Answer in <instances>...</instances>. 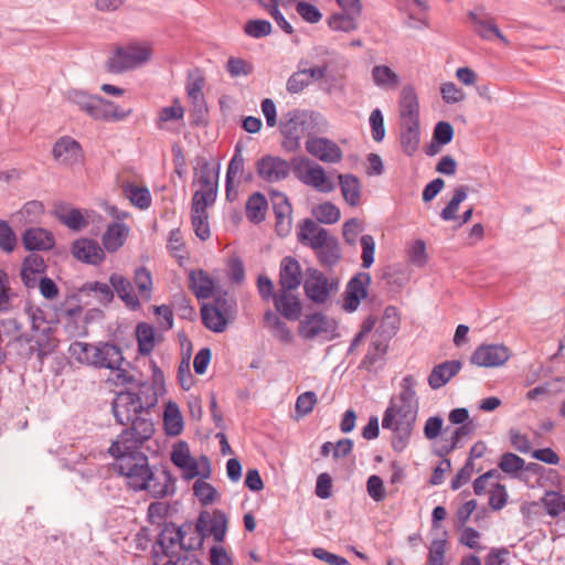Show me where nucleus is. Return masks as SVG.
<instances>
[{
  "label": "nucleus",
  "instance_id": "0e129e2a",
  "mask_svg": "<svg viewBox=\"0 0 565 565\" xmlns=\"http://www.w3.org/2000/svg\"><path fill=\"white\" fill-rule=\"evenodd\" d=\"M217 311L223 313L225 318L234 320L236 315V301L233 297L226 294L215 297L214 303H211Z\"/></svg>",
  "mask_w": 565,
  "mask_h": 565
},
{
  "label": "nucleus",
  "instance_id": "a18cd8bd",
  "mask_svg": "<svg viewBox=\"0 0 565 565\" xmlns=\"http://www.w3.org/2000/svg\"><path fill=\"white\" fill-rule=\"evenodd\" d=\"M372 78L375 85L385 89H394L399 83L398 75L386 65H377L372 68Z\"/></svg>",
  "mask_w": 565,
  "mask_h": 565
},
{
  "label": "nucleus",
  "instance_id": "052dcab7",
  "mask_svg": "<svg viewBox=\"0 0 565 565\" xmlns=\"http://www.w3.org/2000/svg\"><path fill=\"white\" fill-rule=\"evenodd\" d=\"M245 33L254 39H260L271 33V24L267 20H249L244 26Z\"/></svg>",
  "mask_w": 565,
  "mask_h": 565
},
{
  "label": "nucleus",
  "instance_id": "c9c22d12",
  "mask_svg": "<svg viewBox=\"0 0 565 565\" xmlns=\"http://www.w3.org/2000/svg\"><path fill=\"white\" fill-rule=\"evenodd\" d=\"M122 192L131 204L140 210H147L151 205V194L146 186L126 183L122 185Z\"/></svg>",
  "mask_w": 565,
  "mask_h": 565
},
{
  "label": "nucleus",
  "instance_id": "f257e3e1",
  "mask_svg": "<svg viewBox=\"0 0 565 565\" xmlns=\"http://www.w3.org/2000/svg\"><path fill=\"white\" fill-rule=\"evenodd\" d=\"M111 409L116 422L126 428L113 440L108 454L114 458L142 448L152 437L154 425L140 395L129 391L120 392L116 395Z\"/></svg>",
  "mask_w": 565,
  "mask_h": 565
},
{
  "label": "nucleus",
  "instance_id": "680f3d73",
  "mask_svg": "<svg viewBox=\"0 0 565 565\" xmlns=\"http://www.w3.org/2000/svg\"><path fill=\"white\" fill-rule=\"evenodd\" d=\"M13 294L10 288L9 275L0 269V312H6L12 307Z\"/></svg>",
  "mask_w": 565,
  "mask_h": 565
},
{
  "label": "nucleus",
  "instance_id": "9b49d317",
  "mask_svg": "<svg viewBox=\"0 0 565 565\" xmlns=\"http://www.w3.org/2000/svg\"><path fill=\"white\" fill-rule=\"evenodd\" d=\"M258 177L268 183L279 182L289 174L290 167L288 162L281 158L265 156L256 163Z\"/></svg>",
  "mask_w": 565,
  "mask_h": 565
},
{
  "label": "nucleus",
  "instance_id": "3c124183",
  "mask_svg": "<svg viewBox=\"0 0 565 565\" xmlns=\"http://www.w3.org/2000/svg\"><path fill=\"white\" fill-rule=\"evenodd\" d=\"M353 449V441L349 438H343L333 443H324L321 448L322 455L327 456L330 452L334 459L347 457Z\"/></svg>",
  "mask_w": 565,
  "mask_h": 565
},
{
  "label": "nucleus",
  "instance_id": "1a4fd4ad",
  "mask_svg": "<svg viewBox=\"0 0 565 565\" xmlns=\"http://www.w3.org/2000/svg\"><path fill=\"white\" fill-rule=\"evenodd\" d=\"M510 356L509 348L503 344H482L475 350L470 362L481 367H498L503 365Z\"/></svg>",
  "mask_w": 565,
  "mask_h": 565
},
{
  "label": "nucleus",
  "instance_id": "c85d7f7f",
  "mask_svg": "<svg viewBox=\"0 0 565 565\" xmlns=\"http://www.w3.org/2000/svg\"><path fill=\"white\" fill-rule=\"evenodd\" d=\"M341 252L335 237L324 228H320V263L329 266L339 262Z\"/></svg>",
  "mask_w": 565,
  "mask_h": 565
},
{
  "label": "nucleus",
  "instance_id": "69168bd1",
  "mask_svg": "<svg viewBox=\"0 0 565 565\" xmlns=\"http://www.w3.org/2000/svg\"><path fill=\"white\" fill-rule=\"evenodd\" d=\"M343 174L335 170H326L320 167V193H331L340 185V178Z\"/></svg>",
  "mask_w": 565,
  "mask_h": 565
},
{
  "label": "nucleus",
  "instance_id": "f8f14e48",
  "mask_svg": "<svg viewBox=\"0 0 565 565\" xmlns=\"http://www.w3.org/2000/svg\"><path fill=\"white\" fill-rule=\"evenodd\" d=\"M371 282V276L366 273H360L354 276L347 285L343 308L349 311H355L360 302L367 296V286Z\"/></svg>",
  "mask_w": 565,
  "mask_h": 565
},
{
  "label": "nucleus",
  "instance_id": "9d476101",
  "mask_svg": "<svg viewBox=\"0 0 565 565\" xmlns=\"http://www.w3.org/2000/svg\"><path fill=\"white\" fill-rule=\"evenodd\" d=\"M227 530V516L224 512L215 510L212 514L202 513L196 523V533L202 536L212 535L216 542H222Z\"/></svg>",
  "mask_w": 565,
  "mask_h": 565
},
{
  "label": "nucleus",
  "instance_id": "5701e85b",
  "mask_svg": "<svg viewBox=\"0 0 565 565\" xmlns=\"http://www.w3.org/2000/svg\"><path fill=\"white\" fill-rule=\"evenodd\" d=\"M462 367V363L457 360L446 361L431 370L428 376V384L433 390H438L455 377Z\"/></svg>",
  "mask_w": 565,
  "mask_h": 565
},
{
  "label": "nucleus",
  "instance_id": "4c0bfd02",
  "mask_svg": "<svg viewBox=\"0 0 565 565\" xmlns=\"http://www.w3.org/2000/svg\"><path fill=\"white\" fill-rule=\"evenodd\" d=\"M476 33L484 40L499 39L503 44L508 45V39L501 33L492 19H479L471 14Z\"/></svg>",
  "mask_w": 565,
  "mask_h": 565
},
{
  "label": "nucleus",
  "instance_id": "de8ad7c7",
  "mask_svg": "<svg viewBox=\"0 0 565 565\" xmlns=\"http://www.w3.org/2000/svg\"><path fill=\"white\" fill-rule=\"evenodd\" d=\"M134 281L138 288L140 296L146 301H149L151 299L153 286L151 273L146 267H138L135 270Z\"/></svg>",
  "mask_w": 565,
  "mask_h": 565
},
{
  "label": "nucleus",
  "instance_id": "2f4dec72",
  "mask_svg": "<svg viewBox=\"0 0 565 565\" xmlns=\"http://www.w3.org/2000/svg\"><path fill=\"white\" fill-rule=\"evenodd\" d=\"M292 162L298 179L318 189V166L306 157L295 158Z\"/></svg>",
  "mask_w": 565,
  "mask_h": 565
},
{
  "label": "nucleus",
  "instance_id": "a878e982",
  "mask_svg": "<svg viewBox=\"0 0 565 565\" xmlns=\"http://www.w3.org/2000/svg\"><path fill=\"white\" fill-rule=\"evenodd\" d=\"M129 227L124 223H111L107 226L102 243L108 253L117 252L126 242Z\"/></svg>",
  "mask_w": 565,
  "mask_h": 565
},
{
  "label": "nucleus",
  "instance_id": "39448f33",
  "mask_svg": "<svg viewBox=\"0 0 565 565\" xmlns=\"http://www.w3.org/2000/svg\"><path fill=\"white\" fill-rule=\"evenodd\" d=\"M151 44L134 42L117 49L109 57L107 66L113 73H121L145 65L151 60Z\"/></svg>",
  "mask_w": 565,
  "mask_h": 565
},
{
  "label": "nucleus",
  "instance_id": "a19ab883",
  "mask_svg": "<svg viewBox=\"0 0 565 565\" xmlns=\"http://www.w3.org/2000/svg\"><path fill=\"white\" fill-rule=\"evenodd\" d=\"M163 425L169 436H178L183 430V418L177 404L169 403L166 406Z\"/></svg>",
  "mask_w": 565,
  "mask_h": 565
},
{
  "label": "nucleus",
  "instance_id": "423d86ee",
  "mask_svg": "<svg viewBox=\"0 0 565 565\" xmlns=\"http://www.w3.org/2000/svg\"><path fill=\"white\" fill-rule=\"evenodd\" d=\"M18 343L20 347L19 353L25 359L35 356L40 367L43 365L45 358L51 355L57 347V340L45 330H34L31 335H21Z\"/></svg>",
  "mask_w": 565,
  "mask_h": 565
},
{
  "label": "nucleus",
  "instance_id": "bb28decb",
  "mask_svg": "<svg viewBox=\"0 0 565 565\" xmlns=\"http://www.w3.org/2000/svg\"><path fill=\"white\" fill-rule=\"evenodd\" d=\"M22 241L28 250H46L54 245L53 235L40 227L26 230Z\"/></svg>",
  "mask_w": 565,
  "mask_h": 565
},
{
  "label": "nucleus",
  "instance_id": "2eb2a0df",
  "mask_svg": "<svg viewBox=\"0 0 565 565\" xmlns=\"http://www.w3.org/2000/svg\"><path fill=\"white\" fill-rule=\"evenodd\" d=\"M72 254L76 259L90 265H99L105 259L104 249L96 241L89 238L75 241Z\"/></svg>",
  "mask_w": 565,
  "mask_h": 565
},
{
  "label": "nucleus",
  "instance_id": "ea45409f",
  "mask_svg": "<svg viewBox=\"0 0 565 565\" xmlns=\"http://www.w3.org/2000/svg\"><path fill=\"white\" fill-rule=\"evenodd\" d=\"M138 351L141 355H149L156 347V335L152 326L140 322L136 327Z\"/></svg>",
  "mask_w": 565,
  "mask_h": 565
},
{
  "label": "nucleus",
  "instance_id": "f704fd0d",
  "mask_svg": "<svg viewBox=\"0 0 565 565\" xmlns=\"http://www.w3.org/2000/svg\"><path fill=\"white\" fill-rule=\"evenodd\" d=\"M399 326L401 318L397 309L388 306L384 310L380 327L375 333H377L379 337H384L385 339L391 340L397 333Z\"/></svg>",
  "mask_w": 565,
  "mask_h": 565
},
{
  "label": "nucleus",
  "instance_id": "4be33fe9",
  "mask_svg": "<svg viewBox=\"0 0 565 565\" xmlns=\"http://www.w3.org/2000/svg\"><path fill=\"white\" fill-rule=\"evenodd\" d=\"M171 461L179 467L185 479H192L199 475V466L194 458L191 457L186 443H178L171 452Z\"/></svg>",
  "mask_w": 565,
  "mask_h": 565
},
{
  "label": "nucleus",
  "instance_id": "393cba45",
  "mask_svg": "<svg viewBox=\"0 0 565 565\" xmlns=\"http://www.w3.org/2000/svg\"><path fill=\"white\" fill-rule=\"evenodd\" d=\"M340 190L343 201L352 206H359L362 203V184L360 179L352 174L345 173L340 178Z\"/></svg>",
  "mask_w": 565,
  "mask_h": 565
},
{
  "label": "nucleus",
  "instance_id": "58836bf2",
  "mask_svg": "<svg viewBox=\"0 0 565 565\" xmlns=\"http://www.w3.org/2000/svg\"><path fill=\"white\" fill-rule=\"evenodd\" d=\"M267 200L262 193L252 194L246 202V217L255 224L266 217Z\"/></svg>",
  "mask_w": 565,
  "mask_h": 565
},
{
  "label": "nucleus",
  "instance_id": "8fccbe9b",
  "mask_svg": "<svg viewBox=\"0 0 565 565\" xmlns=\"http://www.w3.org/2000/svg\"><path fill=\"white\" fill-rule=\"evenodd\" d=\"M546 513L551 516H557L565 512V495L551 491L546 492L542 499Z\"/></svg>",
  "mask_w": 565,
  "mask_h": 565
},
{
  "label": "nucleus",
  "instance_id": "f3484780",
  "mask_svg": "<svg viewBox=\"0 0 565 565\" xmlns=\"http://www.w3.org/2000/svg\"><path fill=\"white\" fill-rule=\"evenodd\" d=\"M398 111L401 124L419 122V103L413 87L406 86L401 90Z\"/></svg>",
  "mask_w": 565,
  "mask_h": 565
},
{
  "label": "nucleus",
  "instance_id": "20e7f679",
  "mask_svg": "<svg viewBox=\"0 0 565 565\" xmlns=\"http://www.w3.org/2000/svg\"><path fill=\"white\" fill-rule=\"evenodd\" d=\"M279 129L284 136L281 145L286 151H297L300 149L301 139L307 138V152L318 156V129L313 113L301 109L289 110L281 116Z\"/></svg>",
  "mask_w": 565,
  "mask_h": 565
},
{
  "label": "nucleus",
  "instance_id": "603ef678",
  "mask_svg": "<svg viewBox=\"0 0 565 565\" xmlns=\"http://www.w3.org/2000/svg\"><path fill=\"white\" fill-rule=\"evenodd\" d=\"M225 70L233 78L246 77L253 73L254 66L244 58L231 56L226 62Z\"/></svg>",
  "mask_w": 565,
  "mask_h": 565
},
{
  "label": "nucleus",
  "instance_id": "864d4df0",
  "mask_svg": "<svg viewBox=\"0 0 565 565\" xmlns=\"http://www.w3.org/2000/svg\"><path fill=\"white\" fill-rule=\"evenodd\" d=\"M388 341L390 339L379 337L377 333H375L363 363L374 364L382 358L388 349Z\"/></svg>",
  "mask_w": 565,
  "mask_h": 565
},
{
  "label": "nucleus",
  "instance_id": "338daca9",
  "mask_svg": "<svg viewBox=\"0 0 565 565\" xmlns=\"http://www.w3.org/2000/svg\"><path fill=\"white\" fill-rule=\"evenodd\" d=\"M17 246V236L4 220H0V248L6 253H11Z\"/></svg>",
  "mask_w": 565,
  "mask_h": 565
},
{
  "label": "nucleus",
  "instance_id": "473e14b6",
  "mask_svg": "<svg viewBox=\"0 0 565 565\" xmlns=\"http://www.w3.org/2000/svg\"><path fill=\"white\" fill-rule=\"evenodd\" d=\"M201 318L204 327L213 332H223L227 324L232 321L225 318L223 313L217 311L211 303H205L201 308Z\"/></svg>",
  "mask_w": 565,
  "mask_h": 565
},
{
  "label": "nucleus",
  "instance_id": "0eeeda50",
  "mask_svg": "<svg viewBox=\"0 0 565 565\" xmlns=\"http://www.w3.org/2000/svg\"><path fill=\"white\" fill-rule=\"evenodd\" d=\"M348 62L335 53H324L320 66V89L332 93L344 86Z\"/></svg>",
  "mask_w": 565,
  "mask_h": 565
},
{
  "label": "nucleus",
  "instance_id": "7c9ffc66",
  "mask_svg": "<svg viewBox=\"0 0 565 565\" xmlns=\"http://www.w3.org/2000/svg\"><path fill=\"white\" fill-rule=\"evenodd\" d=\"M217 178L218 170L211 168L210 163L203 161L200 166L196 183L199 184V191L205 193L206 196L217 194Z\"/></svg>",
  "mask_w": 565,
  "mask_h": 565
},
{
  "label": "nucleus",
  "instance_id": "b1692460",
  "mask_svg": "<svg viewBox=\"0 0 565 565\" xmlns=\"http://www.w3.org/2000/svg\"><path fill=\"white\" fill-rule=\"evenodd\" d=\"M109 282L113 291H116L117 296L128 308L136 310L140 307V301L129 279L122 275L114 273L109 277Z\"/></svg>",
  "mask_w": 565,
  "mask_h": 565
},
{
  "label": "nucleus",
  "instance_id": "a211bd4d",
  "mask_svg": "<svg viewBox=\"0 0 565 565\" xmlns=\"http://www.w3.org/2000/svg\"><path fill=\"white\" fill-rule=\"evenodd\" d=\"M66 97L68 102L78 106L81 110L85 111L94 119L105 116L102 111L103 97L88 95L87 93L78 89L68 90Z\"/></svg>",
  "mask_w": 565,
  "mask_h": 565
},
{
  "label": "nucleus",
  "instance_id": "c03bdc74",
  "mask_svg": "<svg viewBox=\"0 0 565 565\" xmlns=\"http://www.w3.org/2000/svg\"><path fill=\"white\" fill-rule=\"evenodd\" d=\"M265 326L271 334L281 342L288 343L291 340V332L287 324L273 311L268 310L264 316Z\"/></svg>",
  "mask_w": 565,
  "mask_h": 565
},
{
  "label": "nucleus",
  "instance_id": "37998d69",
  "mask_svg": "<svg viewBox=\"0 0 565 565\" xmlns=\"http://www.w3.org/2000/svg\"><path fill=\"white\" fill-rule=\"evenodd\" d=\"M79 291L87 296L93 295L104 306L110 303L114 299L111 287L105 282L87 281L79 288Z\"/></svg>",
  "mask_w": 565,
  "mask_h": 565
},
{
  "label": "nucleus",
  "instance_id": "774afa93",
  "mask_svg": "<svg viewBox=\"0 0 565 565\" xmlns=\"http://www.w3.org/2000/svg\"><path fill=\"white\" fill-rule=\"evenodd\" d=\"M193 491L203 505L211 504L216 494L214 487L203 480H196L194 482Z\"/></svg>",
  "mask_w": 565,
  "mask_h": 565
},
{
  "label": "nucleus",
  "instance_id": "79ce46f5",
  "mask_svg": "<svg viewBox=\"0 0 565 565\" xmlns=\"http://www.w3.org/2000/svg\"><path fill=\"white\" fill-rule=\"evenodd\" d=\"M297 237L300 244L311 247L318 253V225L311 218H305L297 230Z\"/></svg>",
  "mask_w": 565,
  "mask_h": 565
},
{
  "label": "nucleus",
  "instance_id": "72a5a7b5",
  "mask_svg": "<svg viewBox=\"0 0 565 565\" xmlns=\"http://www.w3.org/2000/svg\"><path fill=\"white\" fill-rule=\"evenodd\" d=\"M419 141V122L401 124V146L406 154L412 156L416 152Z\"/></svg>",
  "mask_w": 565,
  "mask_h": 565
},
{
  "label": "nucleus",
  "instance_id": "6e6d98bb",
  "mask_svg": "<svg viewBox=\"0 0 565 565\" xmlns=\"http://www.w3.org/2000/svg\"><path fill=\"white\" fill-rule=\"evenodd\" d=\"M525 461L512 452H505L501 456L498 467L505 473L515 475L524 469Z\"/></svg>",
  "mask_w": 565,
  "mask_h": 565
},
{
  "label": "nucleus",
  "instance_id": "5fc2aeb1",
  "mask_svg": "<svg viewBox=\"0 0 565 565\" xmlns=\"http://www.w3.org/2000/svg\"><path fill=\"white\" fill-rule=\"evenodd\" d=\"M95 351V344L85 342H74L70 345L71 355L79 363L92 365L93 352Z\"/></svg>",
  "mask_w": 565,
  "mask_h": 565
},
{
  "label": "nucleus",
  "instance_id": "49530a36",
  "mask_svg": "<svg viewBox=\"0 0 565 565\" xmlns=\"http://www.w3.org/2000/svg\"><path fill=\"white\" fill-rule=\"evenodd\" d=\"M343 159L341 147L333 140L320 138V161L337 164Z\"/></svg>",
  "mask_w": 565,
  "mask_h": 565
},
{
  "label": "nucleus",
  "instance_id": "dca6fc26",
  "mask_svg": "<svg viewBox=\"0 0 565 565\" xmlns=\"http://www.w3.org/2000/svg\"><path fill=\"white\" fill-rule=\"evenodd\" d=\"M92 365L95 367L117 369L124 362L121 350L111 343L95 345Z\"/></svg>",
  "mask_w": 565,
  "mask_h": 565
},
{
  "label": "nucleus",
  "instance_id": "bf43d9fd",
  "mask_svg": "<svg viewBox=\"0 0 565 565\" xmlns=\"http://www.w3.org/2000/svg\"><path fill=\"white\" fill-rule=\"evenodd\" d=\"M407 256L409 262L418 267L427 263L426 244L423 239H416L407 247Z\"/></svg>",
  "mask_w": 565,
  "mask_h": 565
},
{
  "label": "nucleus",
  "instance_id": "e433bc0d",
  "mask_svg": "<svg viewBox=\"0 0 565 565\" xmlns=\"http://www.w3.org/2000/svg\"><path fill=\"white\" fill-rule=\"evenodd\" d=\"M361 13L343 10V13H333L327 21L333 31L351 32L358 28L356 19Z\"/></svg>",
  "mask_w": 565,
  "mask_h": 565
},
{
  "label": "nucleus",
  "instance_id": "7ed1b4c3",
  "mask_svg": "<svg viewBox=\"0 0 565 565\" xmlns=\"http://www.w3.org/2000/svg\"><path fill=\"white\" fill-rule=\"evenodd\" d=\"M416 385L417 382L413 375L403 377L401 391L391 399L382 419L383 428L396 433L401 440L409 438L417 417Z\"/></svg>",
  "mask_w": 565,
  "mask_h": 565
},
{
  "label": "nucleus",
  "instance_id": "6e6552de",
  "mask_svg": "<svg viewBox=\"0 0 565 565\" xmlns=\"http://www.w3.org/2000/svg\"><path fill=\"white\" fill-rule=\"evenodd\" d=\"M191 532V526L179 527L177 530L164 529L158 539V545L166 556L170 558L174 554V547L179 545L185 551H193L202 545V536L195 534L193 542H185L186 535Z\"/></svg>",
  "mask_w": 565,
  "mask_h": 565
},
{
  "label": "nucleus",
  "instance_id": "09e8293b",
  "mask_svg": "<svg viewBox=\"0 0 565 565\" xmlns=\"http://www.w3.org/2000/svg\"><path fill=\"white\" fill-rule=\"evenodd\" d=\"M467 198V191L465 186H459L455 190L451 200L448 204L443 209L440 213V217L444 221H451L457 218V212L459 210V205Z\"/></svg>",
  "mask_w": 565,
  "mask_h": 565
},
{
  "label": "nucleus",
  "instance_id": "ddd939ff",
  "mask_svg": "<svg viewBox=\"0 0 565 565\" xmlns=\"http://www.w3.org/2000/svg\"><path fill=\"white\" fill-rule=\"evenodd\" d=\"M52 153L55 160L65 166H74L83 159L81 145L71 137L60 138L54 143Z\"/></svg>",
  "mask_w": 565,
  "mask_h": 565
},
{
  "label": "nucleus",
  "instance_id": "c756f323",
  "mask_svg": "<svg viewBox=\"0 0 565 565\" xmlns=\"http://www.w3.org/2000/svg\"><path fill=\"white\" fill-rule=\"evenodd\" d=\"M189 286L199 299L212 297L214 290L213 279L203 270H192L189 275Z\"/></svg>",
  "mask_w": 565,
  "mask_h": 565
},
{
  "label": "nucleus",
  "instance_id": "4d7b16f0",
  "mask_svg": "<svg viewBox=\"0 0 565 565\" xmlns=\"http://www.w3.org/2000/svg\"><path fill=\"white\" fill-rule=\"evenodd\" d=\"M102 111L104 113V117H97L96 120H124L126 119L131 113V109H122L119 106L115 105L113 102L103 99V106Z\"/></svg>",
  "mask_w": 565,
  "mask_h": 565
},
{
  "label": "nucleus",
  "instance_id": "aec40b11",
  "mask_svg": "<svg viewBox=\"0 0 565 565\" xmlns=\"http://www.w3.org/2000/svg\"><path fill=\"white\" fill-rule=\"evenodd\" d=\"M296 289H281L274 297V306L288 320H297L301 313V306L298 297L294 294Z\"/></svg>",
  "mask_w": 565,
  "mask_h": 565
},
{
  "label": "nucleus",
  "instance_id": "13d9d810",
  "mask_svg": "<svg viewBox=\"0 0 565 565\" xmlns=\"http://www.w3.org/2000/svg\"><path fill=\"white\" fill-rule=\"evenodd\" d=\"M191 218L195 235L202 241L207 239L211 234L207 212L196 213L195 210H191Z\"/></svg>",
  "mask_w": 565,
  "mask_h": 565
},
{
  "label": "nucleus",
  "instance_id": "f03ea898",
  "mask_svg": "<svg viewBox=\"0 0 565 565\" xmlns=\"http://www.w3.org/2000/svg\"><path fill=\"white\" fill-rule=\"evenodd\" d=\"M114 468L127 479L128 486L135 490H146L153 498H163L174 492V480L169 471H153L148 457L137 448L114 457Z\"/></svg>",
  "mask_w": 565,
  "mask_h": 565
},
{
  "label": "nucleus",
  "instance_id": "412c9836",
  "mask_svg": "<svg viewBox=\"0 0 565 565\" xmlns=\"http://www.w3.org/2000/svg\"><path fill=\"white\" fill-rule=\"evenodd\" d=\"M301 284V267L299 262L286 256L280 262L279 287L281 289H298Z\"/></svg>",
  "mask_w": 565,
  "mask_h": 565
},
{
  "label": "nucleus",
  "instance_id": "6ab92c4d",
  "mask_svg": "<svg viewBox=\"0 0 565 565\" xmlns=\"http://www.w3.org/2000/svg\"><path fill=\"white\" fill-rule=\"evenodd\" d=\"M244 164L245 160L242 154V151L236 147L235 153L231 159L227 172H226V198L231 200V195L234 192L236 194V186L241 183L242 180L249 181L250 174L244 175Z\"/></svg>",
  "mask_w": 565,
  "mask_h": 565
},
{
  "label": "nucleus",
  "instance_id": "e2e57ef3",
  "mask_svg": "<svg viewBox=\"0 0 565 565\" xmlns=\"http://www.w3.org/2000/svg\"><path fill=\"white\" fill-rule=\"evenodd\" d=\"M446 540H433L429 545V553L426 565H447Z\"/></svg>",
  "mask_w": 565,
  "mask_h": 565
},
{
  "label": "nucleus",
  "instance_id": "4468645a",
  "mask_svg": "<svg viewBox=\"0 0 565 565\" xmlns=\"http://www.w3.org/2000/svg\"><path fill=\"white\" fill-rule=\"evenodd\" d=\"M273 210L276 216L275 228L279 236L284 237L291 230V206L285 194L275 192L271 196Z\"/></svg>",
  "mask_w": 565,
  "mask_h": 565
},
{
  "label": "nucleus",
  "instance_id": "cd10ccee",
  "mask_svg": "<svg viewBox=\"0 0 565 565\" xmlns=\"http://www.w3.org/2000/svg\"><path fill=\"white\" fill-rule=\"evenodd\" d=\"M318 67H307V63L301 62L299 70L295 72L287 81L286 88L290 94L302 92L317 76Z\"/></svg>",
  "mask_w": 565,
  "mask_h": 565
}]
</instances>
